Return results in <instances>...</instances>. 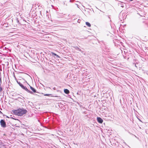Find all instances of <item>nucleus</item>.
<instances>
[{
    "label": "nucleus",
    "mask_w": 148,
    "mask_h": 148,
    "mask_svg": "<svg viewBox=\"0 0 148 148\" xmlns=\"http://www.w3.org/2000/svg\"><path fill=\"white\" fill-rule=\"evenodd\" d=\"M131 0V1H132V0Z\"/></svg>",
    "instance_id": "16"
},
{
    "label": "nucleus",
    "mask_w": 148,
    "mask_h": 148,
    "mask_svg": "<svg viewBox=\"0 0 148 148\" xmlns=\"http://www.w3.org/2000/svg\"><path fill=\"white\" fill-rule=\"evenodd\" d=\"M51 94H45L44 95V96H49Z\"/></svg>",
    "instance_id": "12"
},
{
    "label": "nucleus",
    "mask_w": 148,
    "mask_h": 148,
    "mask_svg": "<svg viewBox=\"0 0 148 148\" xmlns=\"http://www.w3.org/2000/svg\"><path fill=\"white\" fill-rule=\"evenodd\" d=\"M0 82L1 83V78L0 77Z\"/></svg>",
    "instance_id": "14"
},
{
    "label": "nucleus",
    "mask_w": 148,
    "mask_h": 148,
    "mask_svg": "<svg viewBox=\"0 0 148 148\" xmlns=\"http://www.w3.org/2000/svg\"><path fill=\"white\" fill-rule=\"evenodd\" d=\"M12 112L15 115L21 116L27 113V111L23 108L12 110Z\"/></svg>",
    "instance_id": "1"
},
{
    "label": "nucleus",
    "mask_w": 148,
    "mask_h": 148,
    "mask_svg": "<svg viewBox=\"0 0 148 148\" xmlns=\"http://www.w3.org/2000/svg\"><path fill=\"white\" fill-rule=\"evenodd\" d=\"M74 48L76 50H78L79 51H81V50L78 47H74Z\"/></svg>",
    "instance_id": "6"
},
{
    "label": "nucleus",
    "mask_w": 148,
    "mask_h": 148,
    "mask_svg": "<svg viewBox=\"0 0 148 148\" xmlns=\"http://www.w3.org/2000/svg\"><path fill=\"white\" fill-rule=\"evenodd\" d=\"M0 112H1V111H0Z\"/></svg>",
    "instance_id": "15"
},
{
    "label": "nucleus",
    "mask_w": 148,
    "mask_h": 148,
    "mask_svg": "<svg viewBox=\"0 0 148 148\" xmlns=\"http://www.w3.org/2000/svg\"><path fill=\"white\" fill-rule=\"evenodd\" d=\"M0 123L1 127H5L6 126L5 123L3 120H1L0 121Z\"/></svg>",
    "instance_id": "3"
},
{
    "label": "nucleus",
    "mask_w": 148,
    "mask_h": 148,
    "mask_svg": "<svg viewBox=\"0 0 148 148\" xmlns=\"http://www.w3.org/2000/svg\"><path fill=\"white\" fill-rule=\"evenodd\" d=\"M52 53L53 54V55H54L55 56H56V58H60V56H59L58 55H57L56 54L54 53Z\"/></svg>",
    "instance_id": "9"
},
{
    "label": "nucleus",
    "mask_w": 148,
    "mask_h": 148,
    "mask_svg": "<svg viewBox=\"0 0 148 148\" xmlns=\"http://www.w3.org/2000/svg\"><path fill=\"white\" fill-rule=\"evenodd\" d=\"M2 90V88L1 87H0V92H1Z\"/></svg>",
    "instance_id": "13"
},
{
    "label": "nucleus",
    "mask_w": 148,
    "mask_h": 148,
    "mask_svg": "<svg viewBox=\"0 0 148 148\" xmlns=\"http://www.w3.org/2000/svg\"><path fill=\"white\" fill-rule=\"evenodd\" d=\"M64 92L66 94H68L69 93V90L66 89H64Z\"/></svg>",
    "instance_id": "5"
},
{
    "label": "nucleus",
    "mask_w": 148,
    "mask_h": 148,
    "mask_svg": "<svg viewBox=\"0 0 148 148\" xmlns=\"http://www.w3.org/2000/svg\"><path fill=\"white\" fill-rule=\"evenodd\" d=\"M97 121L99 123H103V120L100 117H97Z\"/></svg>",
    "instance_id": "4"
},
{
    "label": "nucleus",
    "mask_w": 148,
    "mask_h": 148,
    "mask_svg": "<svg viewBox=\"0 0 148 148\" xmlns=\"http://www.w3.org/2000/svg\"><path fill=\"white\" fill-rule=\"evenodd\" d=\"M3 143L2 142H0V148H1L2 145L3 146Z\"/></svg>",
    "instance_id": "11"
},
{
    "label": "nucleus",
    "mask_w": 148,
    "mask_h": 148,
    "mask_svg": "<svg viewBox=\"0 0 148 148\" xmlns=\"http://www.w3.org/2000/svg\"><path fill=\"white\" fill-rule=\"evenodd\" d=\"M86 25L88 26V27H90L91 25L88 22H86Z\"/></svg>",
    "instance_id": "8"
},
{
    "label": "nucleus",
    "mask_w": 148,
    "mask_h": 148,
    "mask_svg": "<svg viewBox=\"0 0 148 148\" xmlns=\"http://www.w3.org/2000/svg\"><path fill=\"white\" fill-rule=\"evenodd\" d=\"M30 88L33 91V92H36V90L34 88H33L32 86H30Z\"/></svg>",
    "instance_id": "7"
},
{
    "label": "nucleus",
    "mask_w": 148,
    "mask_h": 148,
    "mask_svg": "<svg viewBox=\"0 0 148 148\" xmlns=\"http://www.w3.org/2000/svg\"><path fill=\"white\" fill-rule=\"evenodd\" d=\"M38 125H40L41 126H42V124L38 120Z\"/></svg>",
    "instance_id": "10"
},
{
    "label": "nucleus",
    "mask_w": 148,
    "mask_h": 148,
    "mask_svg": "<svg viewBox=\"0 0 148 148\" xmlns=\"http://www.w3.org/2000/svg\"><path fill=\"white\" fill-rule=\"evenodd\" d=\"M19 84V86L23 89L25 90L27 92H29L31 93H32V92L31 91H29L28 89L26 87H25L22 84H21L20 82H18V81L17 82Z\"/></svg>",
    "instance_id": "2"
}]
</instances>
